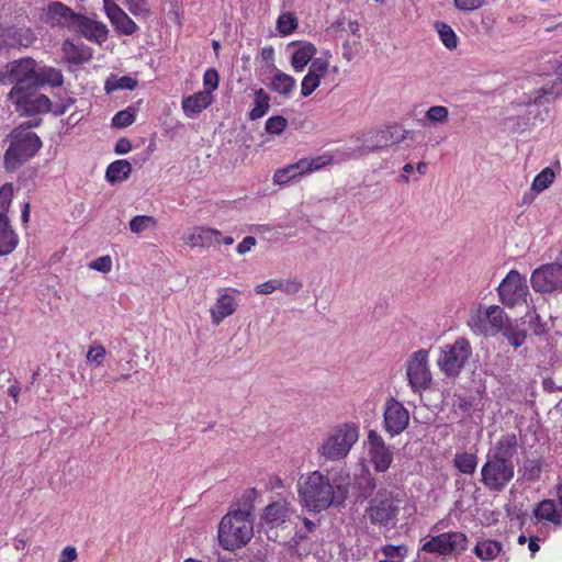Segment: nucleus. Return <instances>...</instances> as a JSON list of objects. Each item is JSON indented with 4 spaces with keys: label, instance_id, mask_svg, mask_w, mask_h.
<instances>
[{
    "label": "nucleus",
    "instance_id": "1",
    "mask_svg": "<svg viewBox=\"0 0 562 562\" xmlns=\"http://www.w3.org/2000/svg\"><path fill=\"white\" fill-rule=\"evenodd\" d=\"M297 492L306 508L319 513L342 505L349 494V483L342 476L330 479L321 471H313L300 477Z\"/></svg>",
    "mask_w": 562,
    "mask_h": 562
},
{
    "label": "nucleus",
    "instance_id": "2",
    "mask_svg": "<svg viewBox=\"0 0 562 562\" xmlns=\"http://www.w3.org/2000/svg\"><path fill=\"white\" fill-rule=\"evenodd\" d=\"M515 434L503 435L487 450L485 462L481 468V482L494 493L503 492L515 476L514 457L517 453Z\"/></svg>",
    "mask_w": 562,
    "mask_h": 562
},
{
    "label": "nucleus",
    "instance_id": "3",
    "mask_svg": "<svg viewBox=\"0 0 562 562\" xmlns=\"http://www.w3.org/2000/svg\"><path fill=\"white\" fill-rule=\"evenodd\" d=\"M254 535L251 505L228 512L221 520L218 540L226 550H236L247 544Z\"/></svg>",
    "mask_w": 562,
    "mask_h": 562
},
{
    "label": "nucleus",
    "instance_id": "4",
    "mask_svg": "<svg viewBox=\"0 0 562 562\" xmlns=\"http://www.w3.org/2000/svg\"><path fill=\"white\" fill-rule=\"evenodd\" d=\"M359 426L347 422L334 426L318 445L317 452L325 461L344 460L359 439Z\"/></svg>",
    "mask_w": 562,
    "mask_h": 562
},
{
    "label": "nucleus",
    "instance_id": "5",
    "mask_svg": "<svg viewBox=\"0 0 562 562\" xmlns=\"http://www.w3.org/2000/svg\"><path fill=\"white\" fill-rule=\"evenodd\" d=\"M10 145L4 154V167L13 171L36 155L42 140L36 133L19 125L8 136Z\"/></svg>",
    "mask_w": 562,
    "mask_h": 562
},
{
    "label": "nucleus",
    "instance_id": "6",
    "mask_svg": "<svg viewBox=\"0 0 562 562\" xmlns=\"http://www.w3.org/2000/svg\"><path fill=\"white\" fill-rule=\"evenodd\" d=\"M401 498L393 491L380 490L370 499L364 516L378 527L392 528L401 509Z\"/></svg>",
    "mask_w": 562,
    "mask_h": 562
},
{
    "label": "nucleus",
    "instance_id": "7",
    "mask_svg": "<svg viewBox=\"0 0 562 562\" xmlns=\"http://www.w3.org/2000/svg\"><path fill=\"white\" fill-rule=\"evenodd\" d=\"M562 95V78H557L550 87H542L519 98L517 105L525 106L528 122H543L548 115V105Z\"/></svg>",
    "mask_w": 562,
    "mask_h": 562
},
{
    "label": "nucleus",
    "instance_id": "8",
    "mask_svg": "<svg viewBox=\"0 0 562 562\" xmlns=\"http://www.w3.org/2000/svg\"><path fill=\"white\" fill-rule=\"evenodd\" d=\"M471 356L472 347L469 340L459 337L452 344H446L440 348L437 364L443 375L454 379L460 375Z\"/></svg>",
    "mask_w": 562,
    "mask_h": 562
},
{
    "label": "nucleus",
    "instance_id": "9",
    "mask_svg": "<svg viewBox=\"0 0 562 562\" xmlns=\"http://www.w3.org/2000/svg\"><path fill=\"white\" fill-rule=\"evenodd\" d=\"M405 133L403 128L396 125L387 126L383 130L369 131L357 139L360 144L352 149V153L349 154V158L361 157L369 153L398 144L405 139Z\"/></svg>",
    "mask_w": 562,
    "mask_h": 562
},
{
    "label": "nucleus",
    "instance_id": "10",
    "mask_svg": "<svg viewBox=\"0 0 562 562\" xmlns=\"http://www.w3.org/2000/svg\"><path fill=\"white\" fill-rule=\"evenodd\" d=\"M36 66L31 57L13 60L5 66V70L0 71V82L14 83L12 89L20 88V91L35 87Z\"/></svg>",
    "mask_w": 562,
    "mask_h": 562
},
{
    "label": "nucleus",
    "instance_id": "11",
    "mask_svg": "<svg viewBox=\"0 0 562 562\" xmlns=\"http://www.w3.org/2000/svg\"><path fill=\"white\" fill-rule=\"evenodd\" d=\"M497 293L502 304L508 308L527 303L529 288L526 277L512 269L499 283Z\"/></svg>",
    "mask_w": 562,
    "mask_h": 562
},
{
    "label": "nucleus",
    "instance_id": "12",
    "mask_svg": "<svg viewBox=\"0 0 562 562\" xmlns=\"http://www.w3.org/2000/svg\"><path fill=\"white\" fill-rule=\"evenodd\" d=\"M37 87L20 91L11 89L8 99L14 104L21 115H34L50 111V100L45 94L37 93Z\"/></svg>",
    "mask_w": 562,
    "mask_h": 562
},
{
    "label": "nucleus",
    "instance_id": "13",
    "mask_svg": "<svg viewBox=\"0 0 562 562\" xmlns=\"http://www.w3.org/2000/svg\"><path fill=\"white\" fill-rule=\"evenodd\" d=\"M530 283L537 293H562V263L550 262L538 267L531 273Z\"/></svg>",
    "mask_w": 562,
    "mask_h": 562
},
{
    "label": "nucleus",
    "instance_id": "14",
    "mask_svg": "<svg viewBox=\"0 0 562 562\" xmlns=\"http://www.w3.org/2000/svg\"><path fill=\"white\" fill-rule=\"evenodd\" d=\"M331 160L333 157L329 154H323L313 158L300 159L295 164H291L284 168L278 169L273 175V181L277 184H285L296 177L324 168L325 166L329 165Z\"/></svg>",
    "mask_w": 562,
    "mask_h": 562
},
{
    "label": "nucleus",
    "instance_id": "15",
    "mask_svg": "<svg viewBox=\"0 0 562 562\" xmlns=\"http://www.w3.org/2000/svg\"><path fill=\"white\" fill-rule=\"evenodd\" d=\"M429 352L419 349L413 352L406 362V375L414 391L426 390L431 384V372L428 366Z\"/></svg>",
    "mask_w": 562,
    "mask_h": 562
},
{
    "label": "nucleus",
    "instance_id": "16",
    "mask_svg": "<svg viewBox=\"0 0 562 562\" xmlns=\"http://www.w3.org/2000/svg\"><path fill=\"white\" fill-rule=\"evenodd\" d=\"M467 542L468 539L464 533L450 531L431 537L423 544L422 550L429 553L446 555L456 551H464L467 549Z\"/></svg>",
    "mask_w": 562,
    "mask_h": 562
},
{
    "label": "nucleus",
    "instance_id": "17",
    "mask_svg": "<svg viewBox=\"0 0 562 562\" xmlns=\"http://www.w3.org/2000/svg\"><path fill=\"white\" fill-rule=\"evenodd\" d=\"M240 292L234 288L218 290L215 303L210 307V317L213 325L218 326L225 318L236 313L239 306Z\"/></svg>",
    "mask_w": 562,
    "mask_h": 562
},
{
    "label": "nucleus",
    "instance_id": "18",
    "mask_svg": "<svg viewBox=\"0 0 562 562\" xmlns=\"http://www.w3.org/2000/svg\"><path fill=\"white\" fill-rule=\"evenodd\" d=\"M384 429L392 437L403 432L409 423V413L402 403L391 397L384 406Z\"/></svg>",
    "mask_w": 562,
    "mask_h": 562
},
{
    "label": "nucleus",
    "instance_id": "19",
    "mask_svg": "<svg viewBox=\"0 0 562 562\" xmlns=\"http://www.w3.org/2000/svg\"><path fill=\"white\" fill-rule=\"evenodd\" d=\"M368 452L375 471L385 472L393 461V452L374 430L368 434Z\"/></svg>",
    "mask_w": 562,
    "mask_h": 562
},
{
    "label": "nucleus",
    "instance_id": "20",
    "mask_svg": "<svg viewBox=\"0 0 562 562\" xmlns=\"http://www.w3.org/2000/svg\"><path fill=\"white\" fill-rule=\"evenodd\" d=\"M103 9L115 31L123 35H132L137 30L136 23L115 3L114 0H103Z\"/></svg>",
    "mask_w": 562,
    "mask_h": 562
},
{
    "label": "nucleus",
    "instance_id": "21",
    "mask_svg": "<svg viewBox=\"0 0 562 562\" xmlns=\"http://www.w3.org/2000/svg\"><path fill=\"white\" fill-rule=\"evenodd\" d=\"M35 40L29 27L2 26L0 25V48L30 46Z\"/></svg>",
    "mask_w": 562,
    "mask_h": 562
},
{
    "label": "nucleus",
    "instance_id": "22",
    "mask_svg": "<svg viewBox=\"0 0 562 562\" xmlns=\"http://www.w3.org/2000/svg\"><path fill=\"white\" fill-rule=\"evenodd\" d=\"M71 31L80 33L89 41L102 44L108 37V27L105 24L93 21L85 15L79 14Z\"/></svg>",
    "mask_w": 562,
    "mask_h": 562
},
{
    "label": "nucleus",
    "instance_id": "23",
    "mask_svg": "<svg viewBox=\"0 0 562 562\" xmlns=\"http://www.w3.org/2000/svg\"><path fill=\"white\" fill-rule=\"evenodd\" d=\"M63 58L70 65H83L92 59V49L77 40H65L61 44Z\"/></svg>",
    "mask_w": 562,
    "mask_h": 562
},
{
    "label": "nucleus",
    "instance_id": "24",
    "mask_svg": "<svg viewBox=\"0 0 562 562\" xmlns=\"http://www.w3.org/2000/svg\"><path fill=\"white\" fill-rule=\"evenodd\" d=\"M78 16V13L61 2H53L47 9V21L52 25L66 26L71 30Z\"/></svg>",
    "mask_w": 562,
    "mask_h": 562
},
{
    "label": "nucleus",
    "instance_id": "25",
    "mask_svg": "<svg viewBox=\"0 0 562 562\" xmlns=\"http://www.w3.org/2000/svg\"><path fill=\"white\" fill-rule=\"evenodd\" d=\"M213 101L209 91H199L182 99L181 106L187 117H195Z\"/></svg>",
    "mask_w": 562,
    "mask_h": 562
},
{
    "label": "nucleus",
    "instance_id": "26",
    "mask_svg": "<svg viewBox=\"0 0 562 562\" xmlns=\"http://www.w3.org/2000/svg\"><path fill=\"white\" fill-rule=\"evenodd\" d=\"M221 232L213 228L195 227L186 238L184 241L191 247L209 248L215 243H220Z\"/></svg>",
    "mask_w": 562,
    "mask_h": 562
},
{
    "label": "nucleus",
    "instance_id": "27",
    "mask_svg": "<svg viewBox=\"0 0 562 562\" xmlns=\"http://www.w3.org/2000/svg\"><path fill=\"white\" fill-rule=\"evenodd\" d=\"M19 244V236L13 229L9 217L0 218V256L11 254Z\"/></svg>",
    "mask_w": 562,
    "mask_h": 562
},
{
    "label": "nucleus",
    "instance_id": "28",
    "mask_svg": "<svg viewBox=\"0 0 562 562\" xmlns=\"http://www.w3.org/2000/svg\"><path fill=\"white\" fill-rule=\"evenodd\" d=\"M64 83V76L59 69L50 66H43L36 69L35 87L43 86L60 87Z\"/></svg>",
    "mask_w": 562,
    "mask_h": 562
},
{
    "label": "nucleus",
    "instance_id": "29",
    "mask_svg": "<svg viewBox=\"0 0 562 562\" xmlns=\"http://www.w3.org/2000/svg\"><path fill=\"white\" fill-rule=\"evenodd\" d=\"M316 53V48L311 43H301L297 48L294 50L291 65L296 72H300L304 69V67L313 60V56Z\"/></svg>",
    "mask_w": 562,
    "mask_h": 562
},
{
    "label": "nucleus",
    "instance_id": "30",
    "mask_svg": "<svg viewBox=\"0 0 562 562\" xmlns=\"http://www.w3.org/2000/svg\"><path fill=\"white\" fill-rule=\"evenodd\" d=\"M535 515L540 520L560 524L562 520V507L558 509L554 501L544 499L535 509Z\"/></svg>",
    "mask_w": 562,
    "mask_h": 562
},
{
    "label": "nucleus",
    "instance_id": "31",
    "mask_svg": "<svg viewBox=\"0 0 562 562\" xmlns=\"http://www.w3.org/2000/svg\"><path fill=\"white\" fill-rule=\"evenodd\" d=\"M270 109V95L265 89L259 88L254 92V106L249 111L248 116L251 121L263 117Z\"/></svg>",
    "mask_w": 562,
    "mask_h": 562
},
{
    "label": "nucleus",
    "instance_id": "32",
    "mask_svg": "<svg viewBox=\"0 0 562 562\" xmlns=\"http://www.w3.org/2000/svg\"><path fill=\"white\" fill-rule=\"evenodd\" d=\"M132 166L127 160H116L109 165L105 171V179L110 183L121 182L128 178Z\"/></svg>",
    "mask_w": 562,
    "mask_h": 562
},
{
    "label": "nucleus",
    "instance_id": "33",
    "mask_svg": "<svg viewBox=\"0 0 562 562\" xmlns=\"http://www.w3.org/2000/svg\"><path fill=\"white\" fill-rule=\"evenodd\" d=\"M479 459L475 453L457 452L453 458L454 468L462 474L472 475L477 468Z\"/></svg>",
    "mask_w": 562,
    "mask_h": 562
},
{
    "label": "nucleus",
    "instance_id": "34",
    "mask_svg": "<svg viewBox=\"0 0 562 562\" xmlns=\"http://www.w3.org/2000/svg\"><path fill=\"white\" fill-rule=\"evenodd\" d=\"M485 315L493 335L505 329L508 318L501 306L491 305Z\"/></svg>",
    "mask_w": 562,
    "mask_h": 562
},
{
    "label": "nucleus",
    "instance_id": "35",
    "mask_svg": "<svg viewBox=\"0 0 562 562\" xmlns=\"http://www.w3.org/2000/svg\"><path fill=\"white\" fill-rule=\"evenodd\" d=\"M295 83V79L292 76L277 70L271 80V89L288 97L293 91Z\"/></svg>",
    "mask_w": 562,
    "mask_h": 562
},
{
    "label": "nucleus",
    "instance_id": "36",
    "mask_svg": "<svg viewBox=\"0 0 562 562\" xmlns=\"http://www.w3.org/2000/svg\"><path fill=\"white\" fill-rule=\"evenodd\" d=\"M501 551V542L490 539L479 541L474 548L476 557L484 561L494 560Z\"/></svg>",
    "mask_w": 562,
    "mask_h": 562
},
{
    "label": "nucleus",
    "instance_id": "37",
    "mask_svg": "<svg viewBox=\"0 0 562 562\" xmlns=\"http://www.w3.org/2000/svg\"><path fill=\"white\" fill-rule=\"evenodd\" d=\"M286 515L288 509L283 503H272L266 507L263 520L271 526H279L285 521Z\"/></svg>",
    "mask_w": 562,
    "mask_h": 562
},
{
    "label": "nucleus",
    "instance_id": "38",
    "mask_svg": "<svg viewBox=\"0 0 562 562\" xmlns=\"http://www.w3.org/2000/svg\"><path fill=\"white\" fill-rule=\"evenodd\" d=\"M138 85V81L135 78L130 76H111L106 79L104 83V89L106 93H112L117 90H134Z\"/></svg>",
    "mask_w": 562,
    "mask_h": 562
},
{
    "label": "nucleus",
    "instance_id": "39",
    "mask_svg": "<svg viewBox=\"0 0 562 562\" xmlns=\"http://www.w3.org/2000/svg\"><path fill=\"white\" fill-rule=\"evenodd\" d=\"M555 179V172L552 168L547 167L542 169L533 179L531 190L536 193H540L548 189Z\"/></svg>",
    "mask_w": 562,
    "mask_h": 562
},
{
    "label": "nucleus",
    "instance_id": "40",
    "mask_svg": "<svg viewBox=\"0 0 562 562\" xmlns=\"http://www.w3.org/2000/svg\"><path fill=\"white\" fill-rule=\"evenodd\" d=\"M435 26L442 44L448 49L456 48L458 44V38L451 26L442 22H436Z\"/></svg>",
    "mask_w": 562,
    "mask_h": 562
},
{
    "label": "nucleus",
    "instance_id": "41",
    "mask_svg": "<svg viewBox=\"0 0 562 562\" xmlns=\"http://www.w3.org/2000/svg\"><path fill=\"white\" fill-rule=\"evenodd\" d=\"M297 27V19L291 12H285L279 15L277 20V29L283 36L292 34Z\"/></svg>",
    "mask_w": 562,
    "mask_h": 562
},
{
    "label": "nucleus",
    "instance_id": "42",
    "mask_svg": "<svg viewBox=\"0 0 562 562\" xmlns=\"http://www.w3.org/2000/svg\"><path fill=\"white\" fill-rule=\"evenodd\" d=\"M157 221L149 215H137L130 221V229L135 234H140L147 229L155 228Z\"/></svg>",
    "mask_w": 562,
    "mask_h": 562
},
{
    "label": "nucleus",
    "instance_id": "43",
    "mask_svg": "<svg viewBox=\"0 0 562 562\" xmlns=\"http://www.w3.org/2000/svg\"><path fill=\"white\" fill-rule=\"evenodd\" d=\"M449 111L443 105H432L430 106L426 113L425 119L432 125H442L448 122Z\"/></svg>",
    "mask_w": 562,
    "mask_h": 562
},
{
    "label": "nucleus",
    "instance_id": "44",
    "mask_svg": "<svg viewBox=\"0 0 562 562\" xmlns=\"http://www.w3.org/2000/svg\"><path fill=\"white\" fill-rule=\"evenodd\" d=\"M503 334L508 342L515 348L522 346L527 338V333L524 328L513 325L506 326Z\"/></svg>",
    "mask_w": 562,
    "mask_h": 562
},
{
    "label": "nucleus",
    "instance_id": "45",
    "mask_svg": "<svg viewBox=\"0 0 562 562\" xmlns=\"http://www.w3.org/2000/svg\"><path fill=\"white\" fill-rule=\"evenodd\" d=\"M468 324L471 327V329L473 330V333H475L477 335H480V334L485 335V336L493 335L485 314L477 313L475 315H472L470 317Z\"/></svg>",
    "mask_w": 562,
    "mask_h": 562
},
{
    "label": "nucleus",
    "instance_id": "46",
    "mask_svg": "<svg viewBox=\"0 0 562 562\" xmlns=\"http://www.w3.org/2000/svg\"><path fill=\"white\" fill-rule=\"evenodd\" d=\"M136 111L134 108L128 106L125 110L119 111L112 119V125L119 128L127 127L135 122Z\"/></svg>",
    "mask_w": 562,
    "mask_h": 562
},
{
    "label": "nucleus",
    "instance_id": "47",
    "mask_svg": "<svg viewBox=\"0 0 562 562\" xmlns=\"http://www.w3.org/2000/svg\"><path fill=\"white\" fill-rule=\"evenodd\" d=\"M13 198V184L8 182L0 188V218L9 217L8 212Z\"/></svg>",
    "mask_w": 562,
    "mask_h": 562
},
{
    "label": "nucleus",
    "instance_id": "48",
    "mask_svg": "<svg viewBox=\"0 0 562 562\" xmlns=\"http://www.w3.org/2000/svg\"><path fill=\"white\" fill-rule=\"evenodd\" d=\"M288 126V120L282 115L271 116L266 121L265 130L268 134L279 135Z\"/></svg>",
    "mask_w": 562,
    "mask_h": 562
},
{
    "label": "nucleus",
    "instance_id": "49",
    "mask_svg": "<svg viewBox=\"0 0 562 562\" xmlns=\"http://www.w3.org/2000/svg\"><path fill=\"white\" fill-rule=\"evenodd\" d=\"M218 82L220 76L214 68H209L207 70H205L203 75V91H209V94H212V92L217 89Z\"/></svg>",
    "mask_w": 562,
    "mask_h": 562
},
{
    "label": "nucleus",
    "instance_id": "50",
    "mask_svg": "<svg viewBox=\"0 0 562 562\" xmlns=\"http://www.w3.org/2000/svg\"><path fill=\"white\" fill-rule=\"evenodd\" d=\"M321 79L316 76L306 74L301 83V94L303 97L311 95L319 86Z\"/></svg>",
    "mask_w": 562,
    "mask_h": 562
},
{
    "label": "nucleus",
    "instance_id": "51",
    "mask_svg": "<svg viewBox=\"0 0 562 562\" xmlns=\"http://www.w3.org/2000/svg\"><path fill=\"white\" fill-rule=\"evenodd\" d=\"M303 284L297 279H279V288L278 290L284 292L285 294H296L301 291Z\"/></svg>",
    "mask_w": 562,
    "mask_h": 562
},
{
    "label": "nucleus",
    "instance_id": "52",
    "mask_svg": "<svg viewBox=\"0 0 562 562\" xmlns=\"http://www.w3.org/2000/svg\"><path fill=\"white\" fill-rule=\"evenodd\" d=\"M328 69V61L323 58H315L311 61L308 72L312 76H316L317 78L324 77Z\"/></svg>",
    "mask_w": 562,
    "mask_h": 562
},
{
    "label": "nucleus",
    "instance_id": "53",
    "mask_svg": "<svg viewBox=\"0 0 562 562\" xmlns=\"http://www.w3.org/2000/svg\"><path fill=\"white\" fill-rule=\"evenodd\" d=\"M130 12L134 15H144L149 12L146 0H125Z\"/></svg>",
    "mask_w": 562,
    "mask_h": 562
},
{
    "label": "nucleus",
    "instance_id": "54",
    "mask_svg": "<svg viewBox=\"0 0 562 562\" xmlns=\"http://www.w3.org/2000/svg\"><path fill=\"white\" fill-rule=\"evenodd\" d=\"M382 552L386 557L385 560H392L394 558H404L407 554V548L405 546L387 544L382 549Z\"/></svg>",
    "mask_w": 562,
    "mask_h": 562
},
{
    "label": "nucleus",
    "instance_id": "55",
    "mask_svg": "<svg viewBox=\"0 0 562 562\" xmlns=\"http://www.w3.org/2000/svg\"><path fill=\"white\" fill-rule=\"evenodd\" d=\"M105 348L103 346H95L88 350L87 360L89 362L100 366L105 357Z\"/></svg>",
    "mask_w": 562,
    "mask_h": 562
},
{
    "label": "nucleus",
    "instance_id": "56",
    "mask_svg": "<svg viewBox=\"0 0 562 562\" xmlns=\"http://www.w3.org/2000/svg\"><path fill=\"white\" fill-rule=\"evenodd\" d=\"M89 267L100 272H109L112 268V260L109 256H102L90 262Z\"/></svg>",
    "mask_w": 562,
    "mask_h": 562
},
{
    "label": "nucleus",
    "instance_id": "57",
    "mask_svg": "<svg viewBox=\"0 0 562 562\" xmlns=\"http://www.w3.org/2000/svg\"><path fill=\"white\" fill-rule=\"evenodd\" d=\"M279 288V279H271L255 288L257 294H271Z\"/></svg>",
    "mask_w": 562,
    "mask_h": 562
},
{
    "label": "nucleus",
    "instance_id": "58",
    "mask_svg": "<svg viewBox=\"0 0 562 562\" xmlns=\"http://www.w3.org/2000/svg\"><path fill=\"white\" fill-rule=\"evenodd\" d=\"M483 0H454L456 7L463 11H473L483 5Z\"/></svg>",
    "mask_w": 562,
    "mask_h": 562
},
{
    "label": "nucleus",
    "instance_id": "59",
    "mask_svg": "<svg viewBox=\"0 0 562 562\" xmlns=\"http://www.w3.org/2000/svg\"><path fill=\"white\" fill-rule=\"evenodd\" d=\"M255 245L256 238L252 236H247L237 245L236 250L239 255H245L246 252L250 251Z\"/></svg>",
    "mask_w": 562,
    "mask_h": 562
},
{
    "label": "nucleus",
    "instance_id": "60",
    "mask_svg": "<svg viewBox=\"0 0 562 562\" xmlns=\"http://www.w3.org/2000/svg\"><path fill=\"white\" fill-rule=\"evenodd\" d=\"M77 559L76 548L68 546L63 549L58 562H74Z\"/></svg>",
    "mask_w": 562,
    "mask_h": 562
},
{
    "label": "nucleus",
    "instance_id": "61",
    "mask_svg": "<svg viewBox=\"0 0 562 562\" xmlns=\"http://www.w3.org/2000/svg\"><path fill=\"white\" fill-rule=\"evenodd\" d=\"M132 149V144L127 138H121L116 142L114 151L119 155L127 154Z\"/></svg>",
    "mask_w": 562,
    "mask_h": 562
},
{
    "label": "nucleus",
    "instance_id": "62",
    "mask_svg": "<svg viewBox=\"0 0 562 562\" xmlns=\"http://www.w3.org/2000/svg\"><path fill=\"white\" fill-rule=\"evenodd\" d=\"M526 470L530 471V479L538 476L540 473V467L536 461H529L526 465Z\"/></svg>",
    "mask_w": 562,
    "mask_h": 562
},
{
    "label": "nucleus",
    "instance_id": "63",
    "mask_svg": "<svg viewBox=\"0 0 562 562\" xmlns=\"http://www.w3.org/2000/svg\"><path fill=\"white\" fill-rule=\"evenodd\" d=\"M273 55H274V50L271 46L269 47H263L261 49V57L263 60L266 61H271L273 60Z\"/></svg>",
    "mask_w": 562,
    "mask_h": 562
},
{
    "label": "nucleus",
    "instance_id": "64",
    "mask_svg": "<svg viewBox=\"0 0 562 562\" xmlns=\"http://www.w3.org/2000/svg\"><path fill=\"white\" fill-rule=\"evenodd\" d=\"M8 393L14 400V402L18 403L20 395V386L18 384L10 385L8 389Z\"/></svg>",
    "mask_w": 562,
    "mask_h": 562
}]
</instances>
